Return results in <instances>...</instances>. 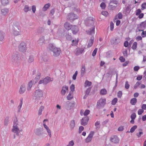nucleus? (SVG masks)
Listing matches in <instances>:
<instances>
[{
  "instance_id": "nucleus-60",
  "label": "nucleus",
  "mask_w": 146,
  "mask_h": 146,
  "mask_svg": "<svg viewBox=\"0 0 146 146\" xmlns=\"http://www.w3.org/2000/svg\"><path fill=\"white\" fill-rule=\"evenodd\" d=\"M84 129V127L82 126H80L79 127V133H81L82 131Z\"/></svg>"
},
{
  "instance_id": "nucleus-7",
  "label": "nucleus",
  "mask_w": 146,
  "mask_h": 146,
  "mask_svg": "<svg viewBox=\"0 0 146 146\" xmlns=\"http://www.w3.org/2000/svg\"><path fill=\"white\" fill-rule=\"evenodd\" d=\"M91 23L92 24V29L90 30V34L92 35L94 34V30H95V26H93L94 24V20L89 19L88 20H86V23Z\"/></svg>"
},
{
  "instance_id": "nucleus-30",
  "label": "nucleus",
  "mask_w": 146,
  "mask_h": 146,
  "mask_svg": "<svg viewBox=\"0 0 146 146\" xmlns=\"http://www.w3.org/2000/svg\"><path fill=\"white\" fill-rule=\"evenodd\" d=\"M137 42H135L132 44V48L134 50H136L137 47Z\"/></svg>"
},
{
  "instance_id": "nucleus-53",
  "label": "nucleus",
  "mask_w": 146,
  "mask_h": 146,
  "mask_svg": "<svg viewBox=\"0 0 146 146\" xmlns=\"http://www.w3.org/2000/svg\"><path fill=\"white\" fill-rule=\"evenodd\" d=\"M110 27V30L111 31H112L114 28V24L113 22H111Z\"/></svg>"
},
{
  "instance_id": "nucleus-62",
  "label": "nucleus",
  "mask_w": 146,
  "mask_h": 146,
  "mask_svg": "<svg viewBox=\"0 0 146 146\" xmlns=\"http://www.w3.org/2000/svg\"><path fill=\"white\" fill-rule=\"evenodd\" d=\"M124 56H127V52L126 50L123 51V52Z\"/></svg>"
},
{
  "instance_id": "nucleus-20",
  "label": "nucleus",
  "mask_w": 146,
  "mask_h": 146,
  "mask_svg": "<svg viewBox=\"0 0 146 146\" xmlns=\"http://www.w3.org/2000/svg\"><path fill=\"white\" fill-rule=\"evenodd\" d=\"M11 58L13 61H16L19 60L20 59V57H19L18 54H14L12 56Z\"/></svg>"
},
{
  "instance_id": "nucleus-55",
  "label": "nucleus",
  "mask_w": 146,
  "mask_h": 146,
  "mask_svg": "<svg viewBox=\"0 0 146 146\" xmlns=\"http://www.w3.org/2000/svg\"><path fill=\"white\" fill-rule=\"evenodd\" d=\"M142 9L143 10L146 8V2L144 3L141 5Z\"/></svg>"
},
{
  "instance_id": "nucleus-59",
  "label": "nucleus",
  "mask_w": 146,
  "mask_h": 146,
  "mask_svg": "<svg viewBox=\"0 0 146 146\" xmlns=\"http://www.w3.org/2000/svg\"><path fill=\"white\" fill-rule=\"evenodd\" d=\"M97 50H98L97 48H96L94 50V51L92 53V56H95L96 55V53H97Z\"/></svg>"
},
{
  "instance_id": "nucleus-57",
  "label": "nucleus",
  "mask_w": 146,
  "mask_h": 146,
  "mask_svg": "<svg viewBox=\"0 0 146 146\" xmlns=\"http://www.w3.org/2000/svg\"><path fill=\"white\" fill-rule=\"evenodd\" d=\"M136 117V115L135 113H133L132 114L131 116V119H134Z\"/></svg>"
},
{
  "instance_id": "nucleus-34",
  "label": "nucleus",
  "mask_w": 146,
  "mask_h": 146,
  "mask_svg": "<svg viewBox=\"0 0 146 146\" xmlns=\"http://www.w3.org/2000/svg\"><path fill=\"white\" fill-rule=\"evenodd\" d=\"M44 106H41L40 107L38 111V115H40L42 114V111L44 109Z\"/></svg>"
},
{
  "instance_id": "nucleus-19",
  "label": "nucleus",
  "mask_w": 146,
  "mask_h": 146,
  "mask_svg": "<svg viewBox=\"0 0 146 146\" xmlns=\"http://www.w3.org/2000/svg\"><path fill=\"white\" fill-rule=\"evenodd\" d=\"M52 78H50L49 77H47L44 79V84H46L52 81L53 80Z\"/></svg>"
},
{
  "instance_id": "nucleus-64",
  "label": "nucleus",
  "mask_w": 146,
  "mask_h": 146,
  "mask_svg": "<svg viewBox=\"0 0 146 146\" xmlns=\"http://www.w3.org/2000/svg\"><path fill=\"white\" fill-rule=\"evenodd\" d=\"M141 25L143 27H146V21L142 23Z\"/></svg>"
},
{
  "instance_id": "nucleus-61",
  "label": "nucleus",
  "mask_w": 146,
  "mask_h": 146,
  "mask_svg": "<svg viewBox=\"0 0 146 146\" xmlns=\"http://www.w3.org/2000/svg\"><path fill=\"white\" fill-rule=\"evenodd\" d=\"M142 32L141 33V35L143 37H146V31H143V30H142Z\"/></svg>"
},
{
  "instance_id": "nucleus-3",
  "label": "nucleus",
  "mask_w": 146,
  "mask_h": 146,
  "mask_svg": "<svg viewBox=\"0 0 146 146\" xmlns=\"http://www.w3.org/2000/svg\"><path fill=\"white\" fill-rule=\"evenodd\" d=\"M43 95L42 91L40 90H36L35 92L34 96L35 97V99L37 100H40Z\"/></svg>"
},
{
  "instance_id": "nucleus-45",
  "label": "nucleus",
  "mask_w": 146,
  "mask_h": 146,
  "mask_svg": "<svg viewBox=\"0 0 146 146\" xmlns=\"http://www.w3.org/2000/svg\"><path fill=\"white\" fill-rule=\"evenodd\" d=\"M141 84L139 82H137L135 84V85L134 88V89H136L137 87L139 86Z\"/></svg>"
},
{
  "instance_id": "nucleus-39",
  "label": "nucleus",
  "mask_w": 146,
  "mask_h": 146,
  "mask_svg": "<svg viewBox=\"0 0 146 146\" xmlns=\"http://www.w3.org/2000/svg\"><path fill=\"white\" fill-rule=\"evenodd\" d=\"M137 125H134L132 127L130 130V132L131 133L133 132L135 129L137 128Z\"/></svg>"
},
{
  "instance_id": "nucleus-28",
  "label": "nucleus",
  "mask_w": 146,
  "mask_h": 146,
  "mask_svg": "<svg viewBox=\"0 0 146 146\" xmlns=\"http://www.w3.org/2000/svg\"><path fill=\"white\" fill-rule=\"evenodd\" d=\"M100 93L102 95H105L107 93V91L105 89H102L100 90Z\"/></svg>"
},
{
  "instance_id": "nucleus-26",
  "label": "nucleus",
  "mask_w": 146,
  "mask_h": 146,
  "mask_svg": "<svg viewBox=\"0 0 146 146\" xmlns=\"http://www.w3.org/2000/svg\"><path fill=\"white\" fill-rule=\"evenodd\" d=\"M75 121L74 120H72L71 121L70 125V127L71 129H73L75 126Z\"/></svg>"
},
{
  "instance_id": "nucleus-5",
  "label": "nucleus",
  "mask_w": 146,
  "mask_h": 146,
  "mask_svg": "<svg viewBox=\"0 0 146 146\" xmlns=\"http://www.w3.org/2000/svg\"><path fill=\"white\" fill-rule=\"evenodd\" d=\"M51 50L53 52V56L55 57L58 56L61 52V49L59 48L53 47Z\"/></svg>"
},
{
  "instance_id": "nucleus-41",
  "label": "nucleus",
  "mask_w": 146,
  "mask_h": 146,
  "mask_svg": "<svg viewBox=\"0 0 146 146\" xmlns=\"http://www.w3.org/2000/svg\"><path fill=\"white\" fill-rule=\"evenodd\" d=\"M23 103V99H22L21 100V102L19 105L18 106V108L19 110L21 109V108L22 107V105Z\"/></svg>"
},
{
  "instance_id": "nucleus-11",
  "label": "nucleus",
  "mask_w": 146,
  "mask_h": 146,
  "mask_svg": "<svg viewBox=\"0 0 146 146\" xmlns=\"http://www.w3.org/2000/svg\"><path fill=\"white\" fill-rule=\"evenodd\" d=\"M25 85L24 84H23L20 87L19 90V92L21 94H23L25 92Z\"/></svg>"
},
{
  "instance_id": "nucleus-58",
  "label": "nucleus",
  "mask_w": 146,
  "mask_h": 146,
  "mask_svg": "<svg viewBox=\"0 0 146 146\" xmlns=\"http://www.w3.org/2000/svg\"><path fill=\"white\" fill-rule=\"evenodd\" d=\"M102 15L105 16H107L108 15V13L106 11H103L102 12Z\"/></svg>"
},
{
  "instance_id": "nucleus-47",
  "label": "nucleus",
  "mask_w": 146,
  "mask_h": 146,
  "mask_svg": "<svg viewBox=\"0 0 146 146\" xmlns=\"http://www.w3.org/2000/svg\"><path fill=\"white\" fill-rule=\"evenodd\" d=\"M78 74L77 71H76L74 74L72 76V79L73 80H75L76 79V76Z\"/></svg>"
},
{
  "instance_id": "nucleus-16",
  "label": "nucleus",
  "mask_w": 146,
  "mask_h": 146,
  "mask_svg": "<svg viewBox=\"0 0 146 146\" xmlns=\"http://www.w3.org/2000/svg\"><path fill=\"white\" fill-rule=\"evenodd\" d=\"M73 26L70 25L68 22L65 23L64 25V27L67 30H69L72 28V27Z\"/></svg>"
},
{
  "instance_id": "nucleus-1",
  "label": "nucleus",
  "mask_w": 146,
  "mask_h": 146,
  "mask_svg": "<svg viewBox=\"0 0 146 146\" xmlns=\"http://www.w3.org/2000/svg\"><path fill=\"white\" fill-rule=\"evenodd\" d=\"M19 25V24L18 23H15L14 24L13 28V33L15 36H17L20 35L21 34Z\"/></svg>"
},
{
  "instance_id": "nucleus-49",
  "label": "nucleus",
  "mask_w": 146,
  "mask_h": 146,
  "mask_svg": "<svg viewBox=\"0 0 146 146\" xmlns=\"http://www.w3.org/2000/svg\"><path fill=\"white\" fill-rule=\"evenodd\" d=\"M100 124V122L99 121H97L95 123V126L96 127V129L98 128H99V125Z\"/></svg>"
},
{
  "instance_id": "nucleus-50",
  "label": "nucleus",
  "mask_w": 146,
  "mask_h": 146,
  "mask_svg": "<svg viewBox=\"0 0 146 146\" xmlns=\"http://www.w3.org/2000/svg\"><path fill=\"white\" fill-rule=\"evenodd\" d=\"M100 6L102 9H104L106 7V5L104 3L102 2L100 4Z\"/></svg>"
},
{
  "instance_id": "nucleus-24",
  "label": "nucleus",
  "mask_w": 146,
  "mask_h": 146,
  "mask_svg": "<svg viewBox=\"0 0 146 146\" xmlns=\"http://www.w3.org/2000/svg\"><path fill=\"white\" fill-rule=\"evenodd\" d=\"M122 15L121 13H119L118 14L117 16H115V17L113 19L114 21H115L117 19V18L119 19H121L122 18Z\"/></svg>"
},
{
  "instance_id": "nucleus-35",
  "label": "nucleus",
  "mask_w": 146,
  "mask_h": 146,
  "mask_svg": "<svg viewBox=\"0 0 146 146\" xmlns=\"http://www.w3.org/2000/svg\"><path fill=\"white\" fill-rule=\"evenodd\" d=\"M79 40L78 39L75 40H73L72 41V45L73 46L76 45L78 43Z\"/></svg>"
},
{
  "instance_id": "nucleus-23",
  "label": "nucleus",
  "mask_w": 146,
  "mask_h": 146,
  "mask_svg": "<svg viewBox=\"0 0 146 146\" xmlns=\"http://www.w3.org/2000/svg\"><path fill=\"white\" fill-rule=\"evenodd\" d=\"M137 100L136 98H133L131 99L130 101L131 104L132 105H135L137 102Z\"/></svg>"
},
{
  "instance_id": "nucleus-13",
  "label": "nucleus",
  "mask_w": 146,
  "mask_h": 146,
  "mask_svg": "<svg viewBox=\"0 0 146 146\" xmlns=\"http://www.w3.org/2000/svg\"><path fill=\"white\" fill-rule=\"evenodd\" d=\"M90 112V111L88 110H86L84 112V110H81L80 111V113L81 116H82L83 115L84 116H87L89 114Z\"/></svg>"
},
{
  "instance_id": "nucleus-18",
  "label": "nucleus",
  "mask_w": 146,
  "mask_h": 146,
  "mask_svg": "<svg viewBox=\"0 0 146 146\" xmlns=\"http://www.w3.org/2000/svg\"><path fill=\"white\" fill-rule=\"evenodd\" d=\"M34 82V81L33 80H31L29 82L27 87V90L28 91H29L31 90Z\"/></svg>"
},
{
  "instance_id": "nucleus-2",
  "label": "nucleus",
  "mask_w": 146,
  "mask_h": 146,
  "mask_svg": "<svg viewBox=\"0 0 146 146\" xmlns=\"http://www.w3.org/2000/svg\"><path fill=\"white\" fill-rule=\"evenodd\" d=\"M106 99L105 98H100L98 102L96 107L98 109L103 107L106 104Z\"/></svg>"
},
{
  "instance_id": "nucleus-9",
  "label": "nucleus",
  "mask_w": 146,
  "mask_h": 146,
  "mask_svg": "<svg viewBox=\"0 0 146 146\" xmlns=\"http://www.w3.org/2000/svg\"><path fill=\"white\" fill-rule=\"evenodd\" d=\"M94 134V132L93 131H91L90 132L88 136L86 139V142L89 143L91 141Z\"/></svg>"
},
{
  "instance_id": "nucleus-8",
  "label": "nucleus",
  "mask_w": 146,
  "mask_h": 146,
  "mask_svg": "<svg viewBox=\"0 0 146 146\" xmlns=\"http://www.w3.org/2000/svg\"><path fill=\"white\" fill-rule=\"evenodd\" d=\"M68 18L71 21H72L77 18V16L73 13H70L68 14Z\"/></svg>"
},
{
  "instance_id": "nucleus-56",
  "label": "nucleus",
  "mask_w": 146,
  "mask_h": 146,
  "mask_svg": "<svg viewBox=\"0 0 146 146\" xmlns=\"http://www.w3.org/2000/svg\"><path fill=\"white\" fill-rule=\"evenodd\" d=\"M122 93L121 91H119L117 93V97L119 98H121L122 96Z\"/></svg>"
},
{
  "instance_id": "nucleus-32",
  "label": "nucleus",
  "mask_w": 146,
  "mask_h": 146,
  "mask_svg": "<svg viewBox=\"0 0 146 146\" xmlns=\"http://www.w3.org/2000/svg\"><path fill=\"white\" fill-rule=\"evenodd\" d=\"M50 5L49 3H48L46 4L44 7L43 8V10L44 11H46L48 8L50 7Z\"/></svg>"
},
{
  "instance_id": "nucleus-40",
  "label": "nucleus",
  "mask_w": 146,
  "mask_h": 146,
  "mask_svg": "<svg viewBox=\"0 0 146 146\" xmlns=\"http://www.w3.org/2000/svg\"><path fill=\"white\" fill-rule=\"evenodd\" d=\"M90 91V89H87L86 92H85V95L84 97V98H86V97L89 94Z\"/></svg>"
},
{
  "instance_id": "nucleus-22",
  "label": "nucleus",
  "mask_w": 146,
  "mask_h": 146,
  "mask_svg": "<svg viewBox=\"0 0 146 146\" xmlns=\"http://www.w3.org/2000/svg\"><path fill=\"white\" fill-rule=\"evenodd\" d=\"M94 39V38L93 37H92L91 38L89 41L88 44V47L90 48L91 46L93 44Z\"/></svg>"
},
{
  "instance_id": "nucleus-17",
  "label": "nucleus",
  "mask_w": 146,
  "mask_h": 146,
  "mask_svg": "<svg viewBox=\"0 0 146 146\" xmlns=\"http://www.w3.org/2000/svg\"><path fill=\"white\" fill-rule=\"evenodd\" d=\"M68 87L67 86H64L62 87V89L61 91V94L63 95H64L66 91L68 90Z\"/></svg>"
},
{
  "instance_id": "nucleus-14",
  "label": "nucleus",
  "mask_w": 146,
  "mask_h": 146,
  "mask_svg": "<svg viewBox=\"0 0 146 146\" xmlns=\"http://www.w3.org/2000/svg\"><path fill=\"white\" fill-rule=\"evenodd\" d=\"M71 29L73 33L74 34H76L78 31V28L76 26H73L72 27Z\"/></svg>"
},
{
  "instance_id": "nucleus-6",
  "label": "nucleus",
  "mask_w": 146,
  "mask_h": 146,
  "mask_svg": "<svg viewBox=\"0 0 146 146\" xmlns=\"http://www.w3.org/2000/svg\"><path fill=\"white\" fill-rule=\"evenodd\" d=\"M26 44L25 42H21L19 46V50L22 52H24L26 50Z\"/></svg>"
},
{
  "instance_id": "nucleus-42",
  "label": "nucleus",
  "mask_w": 146,
  "mask_h": 146,
  "mask_svg": "<svg viewBox=\"0 0 146 146\" xmlns=\"http://www.w3.org/2000/svg\"><path fill=\"white\" fill-rule=\"evenodd\" d=\"M141 11L140 9H138L136 10L135 12V15L137 16H138L141 14Z\"/></svg>"
},
{
  "instance_id": "nucleus-43",
  "label": "nucleus",
  "mask_w": 146,
  "mask_h": 146,
  "mask_svg": "<svg viewBox=\"0 0 146 146\" xmlns=\"http://www.w3.org/2000/svg\"><path fill=\"white\" fill-rule=\"evenodd\" d=\"M71 91L73 92L75 90V86L74 84H72L70 87Z\"/></svg>"
},
{
  "instance_id": "nucleus-48",
  "label": "nucleus",
  "mask_w": 146,
  "mask_h": 146,
  "mask_svg": "<svg viewBox=\"0 0 146 146\" xmlns=\"http://www.w3.org/2000/svg\"><path fill=\"white\" fill-rule=\"evenodd\" d=\"M34 60V58L33 56H31L29 57L28 59V62L31 63L33 62Z\"/></svg>"
},
{
  "instance_id": "nucleus-54",
  "label": "nucleus",
  "mask_w": 146,
  "mask_h": 146,
  "mask_svg": "<svg viewBox=\"0 0 146 146\" xmlns=\"http://www.w3.org/2000/svg\"><path fill=\"white\" fill-rule=\"evenodd\" d=\"M119 60L121 62H124L125 60V58L122 56L120 57Z\"/></svg>"
},
{
  "instance_id": "nucleus-21",
  "label": "nucleus",
  "mask_w": 146,
  "mask_h": 146,
  "mask_svg": "<svg viewBox=\"0 0 146 146\" xmlns=\"http://www.w3.org/2000/svg\"><path fill=\"white\" fill-rule=\"evenodd\" d=\"M85 72V66L84 65H82L80 73L81 76H83Z\"/></svg>"
},
{
  "instance_id": "nucleus-31",
  "label": "nucleus",
  "mask_w": 146,
  "mask_h": 146,
  "mask_svg": "<svg viewBox=\"0 0 146 146\" xmlns=\"http://www.w3.org/2000/svg\"><path fill=\"white\" fill-rule=\"evenodd\" d=\"M85 87L87 86H90L92 84V83L91 82L87 80H86L85 82Z\"/></svg>"
},
{
  "instance_id": "nucleus-15",
  "label": "nucleus",
  "mask_w": 146,
  "mask_h": 146,
  "mask_svg": "<svg viewBox=\"0 0 146 146\" xmlns=\"http://www.w3.org/2000/svg\"><path fill=\"white\" fill-rule=\"evenodd\" d=\"M111 141L113 142L117 143L119 142V140L118 137L116 136H114L110 139Z\"/></svg>"
},
{
  "instance_id": "nucleus-27",
  "label": "nucleus",
  "mask_w": 146,
  "mask_h": 146,
  "mask_svg": "<svg viewBox=\"0 0 146 146\" xmlns=\"http://www.w3.org/2000/svg\"><path fill=\"white\" fill-rule=\"evenodd\" d=\"M37 75L35 77V79L36 80V81H35V83H36L38 81V80H39L41 74L40 73L37 72Z\"/></svg>"
},
{
  "instance_id": "nucleus-29",
  "label": "nucleus",
  "mask_w": 146,
  "mask_h": 146,
  "mask_svg": "<svg viewBox=\"0 0 146 146\" xmlns=\"http://www.w3.org/2000/svg\"><path fill=\"white\" fill-rule=\"evenodd\" d=\"M73 97L72 92H70L68 96L67 97V99L68 100H70L72 99Z\"/></svg>"
},
{
  "instance_id": "nucleus-4",
  "label": "nucleus",
  "mask_w": 146,
  "mask_h": 146,
  "mask_svg": "<svg viewBox=\"0 0 146 146\" xmlns=\"http://www.w3.org/2000/svg\"><path fill=\"white\" fill-rule=\"evenodd\" d=\"M18 123V121L17 118H16L14 120V124L13 125V128L12 131L14 133H16L17 135H19V130L17 126V125Z\"/></svg>"
},
{
  "instance_id": "nucleus-10",
  "label": "nucleus",
  "mask_w": 146,
  "mask_h": 146,
  "mask_svg": "<svg viewBox=\"0 0 146 146\" xmlns=\"http://www.w3.org/2000/svg\"><path fill=\"white\" fill-rule=\"evenodd\" d=\"M88 120V117H86L83 118L81 121V124L84 126L86 125Z\"/></svg>"
},
{
  "instance_id": "nucleus-36",
  "label": "nucleus",
  "mask_w": 146,
  "mask_h": 146,
  "mask_svg": "<svg viewBox=\"0 0 146 146\" xmlns=\"http://www.w3.org/2000/svg\"><path fill=\"white\" fill-rule=\"evenodd\" d=\"M4 33L3 32L0 31V41L3 40L4 39Z\"/></svg>"
},
{
  "instance_id": "nucleus-12",
  "label": "nucleus",
  "mask_w": 146,
  "mask_h": 146,
  "mask_svg": "<svg viewBox=\"0 0 146 146\" xmlns=\"http://www.w3.org/2000/svg\"><path fill=\"white\" fill-rule=\"evenodd\" d=\"M84 51V49L83 48H77L76 49L75 54L77 56L82 54Z\"/></svg>"
},
{
  "instance_id": "nucleus-44",
  "label": "nucleus",
  "mask_w": 146,
  "mask_h": 146,
  "mask_svg": "<svg viewBox=\"0 0 146 146\" xmlns=\"http://www.w3.org/2000/svg\"><path fill=\"white\" fill-rule=\"evenodd\" d=\"M48 121L47 119H45L44 120L43 122V125L44 126V127L46 129V130L48 129H49V128H48V127L46 125V123H45L44 122L45 121Z\"/></svg>"
},
{
  "instance_id": "nucleus-51",
  "label": "nucleus",
  "mask_w": 146,
  "mask_h": 146,
  "mask_svg": "<svg viewBox=\"0 0 146 146\" xmlns=\"http://www.w3.org/2000/svg\"><path fill=\"white\" fill-rule=\"evenodd\" d=\"M144 112V110L142 109H139V110L138 111V113L139 115H140L143 113Z\"/></svg>"
},
{
  "instance_id": "nucleus-46",
  "label": "nucleus",
  "mask_w": 146,
  "mask_h": 146,
  "mask_svg": "<svg viewBox=\"0 0 146 146\" xmlns=\"http://www.w3.org/2000/svg\"><path fill=\"white\" fill-rule=\"evenodd\" d=\"M129 85L128 81H126L125 84V88L126 89H128L129 87Z\"/></svg>"
},
{
  "instance_id": "nucleus-37",
  "label": "nucleus",
  "mask_w": 146,
  "mask_h": 146,
  "mask_svg": "<svg viewBox=\"0 0 146 146\" xmlns=\"http://www.w3.org/2000/svg\"><path fill=\"white\" fill-rule=\"evenodd\" d=\"M23 10L25 12H27L30 10L28 6L27 5H26L25 6Z\"/></svg>"
},
{
  "instance_id": "nucleus-25",
  "label": "nucleus",
  "mask_w": 146,
  "mask_h": 146,
  "mask_svg": "<svg viewBox=\"0 0 146 146\" xmlns=\"http://www.w3.org/2000/svg\"><path fill=\"white\" fill-rule=\"evenodd\" d=\"M1 14L3 15H7L8 12V10L7 9H2Z\"/></svg>"
},
{
  "instance_id": "nucleus-52",
  "label": "nucleus",
  "mask_w": 146,
  "mask_h": 146,
  "mask_svg": "<svg viewBox=\"0 0 146 146\" xmlns=\"http://www.w3.org/2000/svg\"><path fill=\"white\" fill-rule=\"evenodd\" d=\"M74 144V141L73 140H72L69 142V143L67 146H73Z\"/></svg>"
},
{
  "instance_id": "nucleus-33",
  "label": "nucleus",
  "mask_w": 146,
  "mask_h": 146,
  "mask_svg": "<svg viewBox=\"0 0 146 146\" xmlns=\"http://www.w3.org/2000/svg\"><path fill=\"white\" fill-rule=\"evenodd\" d=\"M1 2L2 5H5L9 3L8 0H1Z\"/></svg>"
},
{
  "instance_id": "nucleus-63",
  "label": "nucleus",
  "mask_w": 146,
  "mask_h": 146,
  "mask_svg": "<svg viewBox=\"0 0 146 146\" xmlns=\"http://www.w3.org/2000/svg\"><path fill=\"white\" fill-rule=\"evenodd\" d=\"M124 129V126H121L118 129V130L119 131H122Z\"/></svg>"
},
{
  "instance_id": "nucleus-38",
  "label": "nucleus",
  "mask_w": 146,
  "mask_h": 146,
  "mask_svg": "<svg viewBox=\"0 0 146 146\" xmlns=\"http://www.w3.org/2000/svg\"><path fill=\"white\" fill-rule=\"evenodd\" d=\"M118 99L117 98H114L111 102V104L113 105H115L117 103Z\"/></svg>"
}]
</instances>
